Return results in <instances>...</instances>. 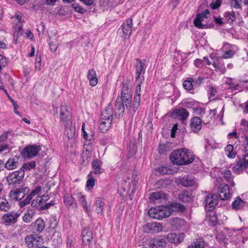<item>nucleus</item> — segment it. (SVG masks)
<instances>
[{
  "label": "nucleus",
  "instance_id": "f257e3e1",
  "mask_svg": "<svg viewBox=\"0 0 248 248\" xmlns=\"http://www.w3.org/2000/svg\"><path fill=\"white\" fill-rule=\"evenodd\" d=\"M195 155L189 149L181 148L173 151L170 155V160L178 165H186L192 163Z\"/></svg>",
  "mask_w": 248,
  "mask_h": 248
},
{
  "label": "nucleus",
  "instance_id": "f03ea898",
  "mask_svg": "<svg viewBox=\"0 0 248 248\" xmlns=\"http://www.w3.org/2000/svg\"><path fill=\"white\" fill-rule=\"evenodd\" d=\"M113 118V110L110 105L103 110L102 113L99 128L102 133L108 131L110 128Z\"/></svg>",
  "mask_w": 248,
  "mask_h": 248
},
{
  "label": "nucleus",
  "instance_id": "7ed1b4c3",
  "mask_svg": "<svg viewBox=\"0 0 248 248\" xmlns=\"http://www.w3.org/2000/svg\"><path fill=\"white\" fill-rule=\"evenodd\" d=\"M172 210L168 206H160L158 208H151L148 211L150 217L155 219H162L170 217L172 214Z\"/></svg>",
  "mask_w": 248,
  "mask_h": 248
},
{
  "label": "nucleus",
  "instance_id": "20e7f679",
  "mask_svg": "<svg viewBox=\"0 0 248 248\" xmlns=\"http://www.w3.org/2000/svg\"><path fill=\"white\" fill-rule=\"evenodd\" d=\"M135 68L136 70V80L137 85H141L144 81L143 75L145 72L146 66L144 63L140 59H137L135 62Z\"/></svg>",
  "mask_w": 248,
  "mask_h": 248
},
{
  "label": "nucleus",
  "instance_id": "39448f33",
  "mask_svg": "<svg viewBox=\"0 0 248 248\" xmlns=\"http://www.w3.org/2000/svg\"><path fill=\"white\" fill-rule=\"evenodd\" d=\"M211 16L209 11L208 9H206L202 12L198 14L194 20L195 26L200 29L207 28V24H204L203 22Z\"/></svg>",
  "mask_w": 248,
  "mask_h": 248
},
{
  "label": "nucleus",
  "instance_id": "423d86ee",
  "mask_svg": "<svg viewBox=\"0 0 248 248\" xmlns=\"http://www.w3.org/2000/svg\"><path fill=\"white\" fill-rule=\"evenodd\" d=\"M25 175L23 169H19L18 170L13 171L10 173L6 177V180L9 185H15L20 183Z\"/></svg>",
  "mask_w": 248,
  "mask_h": 248
},
{
  "label": "nucleus",
  "instance_id": "0eeeda50",
  "mask_svg": "<svg viewBox=\"0 0 248 248\" xmlns=\"http://www.w3.org/2000/svg\"><path fill=\"white\" fill-rule=\"evenodd\" d=\"M41 150L39 145H31L25 147L21 152V155L24 159H30L37 155Z\"/></svg>",
  "mask_w": 248,
  "mask_h": 248
},
{
  "label": "nucleus",
  "instance_id": "6e6552de",
  "mask_svg": "<svg viewBox=\"0 0 248 248\" xmlns=\"http://www.w3.org/2000/svg\"><path fill=\"white\" fill-rule=\"evenodd\" d=\"M20 214L18 212L12 211L3 214L1 220L5 225H10L16 222Z\"/></svg>",
  "mask_w": 248,
  "mask_h": 248
},
{
  "label": "nucleus",
  "instance_id": "1a4fd4ad",
  "mask_svg": "<svg viewBox=\"0 0 248 248\" xmlns=\"http://www.w3.org/2000/svg\"><path fill=\"white\" fill-rule=\"evenodd\" d=\"M60 119L66 128H70L71 125V114L68 110L67 107L62 106L60 109Z\"/></svg>",
  "mask_w": 248,
  "mask_h": 248
},
{
  "label": "nucleus",
  "instance_id": "9d476101",
  "mask_svg": "<svg viewBox=\"0 0 248 248\" xmlns=\"http://www.w3.org/2000/svg\"><path fill=\"white\" fill-rule=\"evenodd\" d=\"M205 208L208 211L212 210L218 203V197L215 194H208L204 200Z\"/></svg>",
  "mask_w": 248,
  "mask_h": 248
},
{
  "label": "nucleus",
  "instance_id": "9b49d317",
  "mask_svg": "<svg viewBox=\"0 0 248 248\" xmlns=\"http://www.w3.org/2000/svg\"><path fill=\"white\" fill-rule=\"evenodd\" d=\"M25 243L28 248H36L42 244V239L35 235H28L25 238Z\"/></svg>",
  "mask_w": 248,
  "mask_h": 248
},
{
  "label": "nucleus",
  "instance_id": "f8f14e48",
  "mask_svg": "<svg viewBox=\"0 0 248 248\" xmlns=\"http://www.w3.org/2000/svg\"><path fill=\"white\" fill-rule=\"evenodd\" d=\"M143 228L144 232L146 233L158 232L163 230L162 224L157 222L146 224Z\"/></svg>",
  "mask_w": 248,
  "mask_h": 248
},
{
  "label": "nucleus",
  "instance_id": "ddd939ff",
  "mask_svg": "<svg viewBox=\"0 0 248 248\" xmlns=\"http://www.w3.org/2000/svg\"><path fill=\"white\" fill-rule=\"evenodd\" d=\"M218 196L221 200H228L232 197L229 186L227 184H221L218 190Z\"/></svg>",
  "mask_w": 248,
  "mask_h": 248
},
{
  "label": "nucleus",
  "instance_id": "4468645a",
  "mask_svg": "<svg viewBox=\"0 0 248 248\" xmlns=\"http://www.w3.org/2000/svg\"><path fill=\"white\" fill-rule=\"evenodd\" d=\"M166 238L164 237H157L151 239L148 246L151 248H165L166 246Z\"/></svg>",
  "mask_w": 248,
  "mask_h": 248
},
{
  "label": "nucleus",
  "instance_id": "2eb2a0df",
  "mask_svg": "<svg viewBox=\"0 0 248 248\" xmlns=\"http://www.w3.org/2000/svg\"><path fill=\"white\" fill-rule=\"evenodd\" d=\"M63 202L67 209L77 208L78 203L75 199L69 193H65L63 197Z\"/></svg>",
  "mask_w": 248,
  "mask_h": 248
},
{
  "label": "nucleus",
  "instance_id": "dca6fc26",
  "mask_svg": "<svg viewBox=\"0 0 248 248\" xmlns=\"http://www.w3.org/2000/svg\"><path fill=\"white\" fill-rule=\"evenodd\" d=\"M179 182L185 187L194 186L197 185V181L193 176L185 175L179 178Z\"/></svg>",
  "mask_w": 248,
  "mask_h": 248
},
{
  "label": "nucleus",
  "instance_id": "f3484780",
  "mask_svg": "<svg viewBox=\"0 0 248 248\" xmlns=\"http://www.w3.org/2000/svg\"><path fill=\"white\" fill-rule=\"evenodd\" d=\"M167 197V195L163 192L158 191L153 193L150 197V199L155 203H159L165 202L166 201Z\"/></svg>",
  "mask_w": 248,
  "mask_h": 248
},
{
  "label": "nucleus",
  "instance_id": "a211bd4d",
  "mask_svg": "<svg viewBox=\"0 0 248 248\" xmlns=\"http://www.w3.org/2000/svg\"><path fill=\"white\" fill-rule=\"evenodd\" d=\"M133 21L131 18H128L124 21L121 26L122 31L125 36H129L132 32Z\"/></svg>",
  "mask_w": 248,
  "mask_h": 248
},
{
  "label": "nucleus",
  "instance_id": "6ab92c4d",
  "mask_svg": "<svg viewBox=\"0 0 248 248\" xmlns=\"http://www.w3.org/2000/svg\"><path fill=\"white\" fill-rule=\"evenodd\" d=\"M190 128L194 133L198 132L202 127V120L200 117H194L191 119Z\"/></svg>",
  "mask_w": 248,
  "mask_h": 248
},
{
  "label": "nucleus",
  "instance_id": "aec40b11",
  "mask_svg": "<svg viewBox=\"0 0 248 248\" xmlns=\"http://www.w3.org/2000/svg\"><path fill=\"white\" fill-rule=\"evenodd\" d=\"M184 234L183 233L176 234L175 233H170L168 234L166 238L171 243L177 244L182 242L184 239Z\"/></svg>",
  "mask_w": 248,
  "mask_h": 248
},
{
  "label": "nucleus",
  "instance_id": "412c9836",
  "mask_svg": "<svg viewBox=\"0 0 248 248\" xmlns=\"http://www.w3.org/2000/svg\"><path fill=\"white\" fill-rule=\"evenodd\" d=\"M141 85H137L135 91V94L133 104V110L135 112L140 105V92Z\"/></svg>",
  "mask_w": 248,
  "mask_h": 248
},
{
  "label": "nucleus",
  "instance_id": "4be33fe9",
  "mask_svg": "<svg viewBox=\"0 0 248 248\" xmlns=\"http://www.w3.org/2000/svg\"><path fill=\"white\" fill-rule=\"evenodd\" d=\"M246 206V202L239 197L236 198L235 200L232 203V208L235 211L243 210Z\"/></svg>",
  "mask_w": 248,
  "mask_h": 248
},
{
  "label": "nucleus",
  "instance_id": "5701e85b",
  "mask_svg": "<svg viewBox=\"0 0 248 248\" xmlns=\"http://www.w3.org/2000/svg\"><path fill=\"white\" fill-rule=\"evenodd\" d=\"M87 78L89 80L90 85L93 87L96 85L98 83L96 73L93 69H89L88 71Z\"/></svg>",
  "mask_w": 248,
  "mask_h": 248
},
{
  "label": "nucleus",
  "instance_id": "b1692460",
  "mask_svg": "<svg viewBox=\"0 0 248 248\" xmlns=\"http://www.w3.org/2000/svg\"><path fill=\"white\" fill-rule=\"evenodd\" d=\"M94 204L96 213L102 215L104 207L105 205V199L102 198H96Z\"/></svg>",
  "mask_w": 248,
  "mask_h": 248
},
{
  "label": "nucleus",
  "instance_id": "393cba45",
  "mask_svg": "<svg viewBox=\"0 0 248 248\" xmlns=\"http://www.w3.org/2000/svg\"><path fill=\"white\" fill-rule=\"evenodd\" d=\"M77 198L78 199L80 204L83 207L85 211L88 214L90 211V208L87 206V203L86 199V196L82 194L81 192H78L76 194Z\"/></svg>",
  "mask_w": 248,
  "mask_h": 248
},
{
  "label": "nucleus",
  "instance_id": "a878e982",
  "mask_svg": "<svg viewBox=\"0 0 248 248\" xmlns=\"http://www.w3.org/2000/svg\"><path fill=\"white\" fill-rule=\"evenodd\" d=\"M18 163V157L14 156L13 158H10L6 162L5 167L8 170H14L16 168Z\"/></svg>",
  "mask_w": 248,
  "mask_h": 248
},
{
  "label": "nucleus",
  "instance_id": "bb28decb",
  "mask_svg": "<svg viewBox=\"0 0 248 248\" xmlns=\"http://www.w3.org/2000/svg\"><path fill=\"white\" fill-rule=\"evenodd\" d=\"M192 195L190 191L187 190L182 191L179 195L178 198L180 201L184 202H188L192 200Z\"/></svg>",
  "mask_w": 248,
  "mask_h": 248
},
{
  "label": "nucleus",
  "instance_id": "cd10ccee",
  "mask_svg": "<svg viewBox=\"0 0 248 248\" xmlns=\"http://www.w3.org/2000/svg\"><path fill=\"white\" fill-rule=\"evenodd\" d=\"M102 165V162L98 159H95L93 161L92 163V167L93 169L92 173H94L95 174H100L102 172L101 167Z\"/></svg>",
  "mask_w": 248,
  "mask_h": 248
},
{
  "label": "nucleus",
  "instance_id": "c85d7f7f",
  "mask_svg": "<svg viewBox=\"0 0 248 248\" xmlns=\"http://www.w3.org/2000/svg\"><path fill=\"white\" fill-rule=\"evenodd\" d=\"M12 207V203L4 197H0V211L2 212L8 211Z\"/></svg>",
  "mask_w": 248,
  "mask_h": 248
},
{
  "label": "nucleus",
  "instance_id": "c756f323",
  "mask_svg": "<svg viewBox=\"0 0 248 248\" xmlns=\"http://www.w3.org/2000/svg\"><path fill=\"white\" fill-rule=\"evenodd\" d=\"M45 222L41 218H38L34 222V229L37 232H42L45 228Z\"/></svg>",
  "mask_w": 248,
  "mask_h": 248
},
{
  "label": "nucleus",
  "instance_id": "7c9ffc66",
  "mask_svg": "<svg viewBox=\"0 0 248 248\" xmlns=\"http://www.w3.org/2000/svg\"><path fill=\"white\" fill-rule=\"evenodd\" d=\"M232 170L237 174H239L242 171L245 170L242 159L239 158L236 160V163L232 167Z\"/></svg>",
  "mask_w": 248,
  "mask_h": 248
},
{
  "label": "nucleus",
  "instance_id": "2f4dec72",
  "mask_svg": "<svg viewBox=\"0 0 248 248\" xmlns=\"http://www.w3.org/2000/svg\"><path fill=\"white\" fill-rule=\"evenodd\" d=\"M132 95L131 89L129 87L128 83L127 81L122 83V91H121V97L124 96Z\"/></svg>",
  "mask_w": 248,
  "mask_h": 248
},
{
  "label": "nucleus",
  "instance_id": "473e14b6",
  "mask_svg": "<svg viewBox=\"0 0 248 248\" xmlns=\"http://www.w3.org/2000/svg\"><path fill=\"white\" fill-rule=\"evenodd\" d=\"M205 245L203 238H199L194 240L187 248H204Z\"/></svg>",
  "mask_w": 248,
  "mask_h": 248
},
{
  "label": "nucleus",
  "instance_id": "72a5a7b5",
  "mask_svg": "<svg viewBox=\"0 0 248 248\" xmlns=\"http://www.w3.org/2000/svg\"><path fill=\"white\" fill-rule=\"evenodd\" d=\"M25 195L24 192L20 189L10 192V196L16 201L21 200L24 197Z\"/></svg>",
  "mask_w": 248,
  "mask_h": 248
},
{
  "label": "nucleus",
  "instance_id": "f704fd0d",
  "mask_svg": "<svg viewBox=\"0 0 248 248\" xmlns=\"http://www.w3.org/2000/svg\"><path fill=\"white\" fill-rule=\"evenodd\" d=\"M14 17H16L17 20V22L14 26L15 30V33H16L17 35L22 29V22H23V20L21 15H16Z\"/></svg>",
  "mask_w": 248,
  "mask_h": 248
},
{
  "label": "nucleus",
  "instance_id": "c9c22d12",
  "mask_svg": "<svg viewBox=\"0 0 248 248\" xmlns=\"http://www.w3.org/2000/svg\"><path fill=\"white\" fill-rule=\"evenodd\" d=\"M223 177L230 184L232 187H234L235 183L233 181V176L230 170H227L223 172Z\"/></svg>",
  "mask_w": 248,
  "mask_h": 248
},
{
  "label": "nucleus",
  "instance_id": "e433bc0d",
  "mask_svg": "<svg viewBox=\"0 0 248 248\" xmlns=\"http://www.w3.org/2000/svg\"><path fill=\"white\" fill-rule=\"evenodd\" d=\"M173 113L176 114V116H180L183 120L186 119L189 115L188 111L185 108L175 109Z\"/></svg>",
  "mask_w": 248,
  "mask_h": 248
},
{
  "label": "nucleus",
  "instance_id": "4c0bfd02",
  "mask_svg": "<svg viewBox=\"0 0 248 248\" xmlns=\"http://www.w3.org/2000/svg\"><path fill=\"white\" fill-rule=\"evenodd\" d=\"M35 215L34 210H28L27 212L22 217L23 220L26 223H30L32 220L33 217Z\"/></svg>",
  "mask_w": 248,
  "mask_h": 248
},
{
  "label": "nucleus",
  "instance_id": "58836bf2",
  "mask_svg": "<svg viewBox=\"0 0 248 248\" xmlns=\"http://www.w3.org/2000/svg\"><path fill=\"white\" fill-rule=\"evenodd\" d=\"M225 152L228 157L234 158L235 157L236 152L234 151L233 146L232 145H227L225 148Z\"/></svg>",
  "mask_w": 248,
  "mask_h": 248
},
{
  "label": "nucleus",
  "instance_id": "ea45409f",
  "mask_svg": "<svg viewBox=\"0 0 248 248\" xmlns=\"http://www.w3.org/2000/svg\"><path fill=\"white\" fill-rule=\"evenodd\" d=\"M239 131L241 132L244 135L248 134V121L242 119L241 121Z\"/></svg>",
  "mask_w": 248,
  "mask_h": 248
},
{
  "label": "nucleus",
  "instance_id": "a19ab883",
  "mask_svg": "<svg viewBox=\"0 0 248 248\" xmlns=\"http://www.w3.org/2000/svg\"><path fill=\"white\" fill-rule=\"evenodd\" d=\"M120 101H122V103L124 104L127 109H130L131 107V103H132V95L128 96H124L121 97L119 99Z\"/></svg>",
  "mask_w": 248,
  "mask_h": 248
},
{
  "label": "nucleus",
  "instance_id": "79ce46f5",
  "mask_svg": "<svg viewBox=\"0 0 248 248\" xmlns=\"http://www.w3.org/2000/svg\"><path fill=\"white\" fill-rule=\"evenodd\" d=\"M193 78H186V79L183 82V85L184 88L187 91L192 90L194 87V85L193 83Z\"/></svg>",
  "mask_w": 248,
  "mask_h": 248
},
{
  "label": "nucleus",
  "instance_id": "37998d69",
  "mask_svg": "<svg viewBox=\"0 0 248 248\" xmlns=\"http://www.w3.org/2000/svg\"><path fill=\"white\" fill-rule=\"evenodd\" d=\"M226 83L229 85V89H231L232 90H239V88H241V87L239 84L235 83L233 81V79L230 78H227Z\"/></svg>",
  "mask_w": 248,
  "mask_h": 248
},
{
  "label": "nucleus",
  "instance_id": "c03bdc74",
  "mask_svg": "<svg viewBox=\"0 0 248 248\" xmlns=\"http://www.w3.org/2000/svg\"><path fill=\"white\" fill-rule=\"evenodd\" d=\"M119 97H118L116 101L117 104L116 106L117 110V113L118 114V115L120 116L123 115V113H124L125 105L123 104L122 103H121V101L119 102Z\"/></svg>",
  "mask_w": 248,
  "mask_h": 248
},
{
  "label": "nucleus",
  "instance_id": "a18cd8bd",
  "mask_svg": "<svg viewBox=\"0 0 248 248\" xmlns=\"http://www.w3.org/2000/svg\"><path fill=\"white\" fill-rule=\"evenodd\" d=\"M36 166V162L34 161L24 163L20 169L23 170H30L32 169H34Z\"/></svg>",
  "mask_w": 248,
  "mask_h": 248
},
{
  "label": "nucleus",
  "instance_id": "49530a36",
  "mask_svg": "<svg viewBox=\"0 0 248 248\" xmlns=\"http://www.w3.org/2000/svg\"><path fill=\"white\" fill-rule=\"evenodd\" d=\"M88 179L86 182V186L88 189H92L94 186V179L92 175V172H90V173L88 175Z\"/></svg>",
  "mask_w": 248,
  "mask_h": 248
},
{
  "label": "nucleus",
  "instance_id": "de8ad7c7",
  "mask_svg": "<svg viewBox=\"0 0 248 248\" xmlns=\"http://www.w3.org/2000/svg\"><path fill=\"white\" fill-rule=\"evenodd\" d=\"M185 106L188 108H192L195 111H198L199 109L197 107V102L194 100L186 101L184 102Z\"/></svg>",
  "mask_w": 248,
  "mask_h": 248
},
{
  "label": "nucleus",
  "instance_id": "09e8293b",
  "mask_svg": "<svg viewBox=\"0 0 248 248\" xmlns=\"http://www.w3.org/2000/svg\"><path fill=\"white\" fill-rule=\"evenodd\" d=\"M224 16L228 20L231 22L234 21L236 19L235 13L233 11L225 12Z\"/></svg>",
  "mask_w": 248,
  "mask_h": 248
},
{
  "label": "nucleus",
  "instance_id": "8fccbe9b",
  "mask_svg": "<svg viewBox=\"0 0 248 248\" xmlns=\"http://www.w3.org/2000/svg\"><path fill=\"white\" fill-rule=\"evenodd\" d=\"M41 196L35 197L31 202V205L33 207H38L43 204Z\"/></svg>",
  "mask_w": 248,
  "mask_h": 248
},
{
  "label": "nucleus",
  "instance_id": "3c124183",
  "mask_svg": "<svg viewBox=\"0 0 248 248\" xmlns=\"http://www.w3.org/2000/svg\"><path fill=\"white\" fill-rule=\"evenodd\" d=\"M72 8L77 12L84 14L87 12V10L84 9L81 5L78 3H73L72 5Z\"/></svg>",
  "mask_w": 248,
  "mask_h": 248
},
{
  "label": "nucleus",
  "instance_id": "603ef678",
  "mask_svg": "<svg viewBox=\"0 0 248 248\" xmlns=\"http://www.w3.org/2000/svg\"><path fill=\"white\" fill-rule=\"evenodd\" d=\"M226 45L228 46H230V45L228 43L226 44ZM230 49L228 51H226L223 53V55H222V58L224 59H229L232 58L234 54V52L232 49V48L231 47H229Z\"/></svg>",
  "mask_w": 248,
  "mask_h": 248
},
{
  "label": "nucleus",
  "instance_id": "864d4df0",
  "mask_svg": "<svg viewBox=\"0 0 248 248\" xmlns=\"http://www.w3.org/2000/svg\"><path fill=\"white\" fill-rule=\"evenodd\" d=\"M213 65L215 68L217 69L216 71L220 72L222 74H224L226 71L225 67L218 63L214 62L212 63Z\"/></svg>",
  "mask_w": 248,
  "mask_h": 248
},
{
  "label": "nucleus",
  "instance_id": "5fc2aeb1",
  "mask_svg": "<svg viewBox=\"0 0 248 248\" xmlns=\"http://www.w3.org/2000/svg\"><path fill=\"white\" fill-rule=\"evenodd\" d=\"M42 190V187L41 186H38L34 190L31 191L29 196L32 199L35 195H38Z\"/></svg>",
  "mask_w": 248,
  "mask_h": 248
},
{
  "label": "nucleus",
  "instance_id": "6e6d98bb",
  "mask_svg": "<svg viewBox=\"0 0 248 248\" xmlns=\"http://www.w3.org/2000/svg\"><path fill=\"white\" fill-rule=\"evenodd\" d=\"M31 198L29 195L27 196L26 198L22 201L19 202V206L20 207H23L28 204H29Z\"/></svg>",
  "mask_w": 248,
  "mask_h": 248
},
{
  "label": "nucleus",
  "instance_id": "4d7b16f0",
  "mask_svg": "<svg viewBox=\"0 0 248 248\" xmlns=\"http://www.w3.org/2000/svg\"><path fill=\"white\" fill-rule=\"evenodd\" d=\"M171 206L177 209V210L180 212H183L186 209L185 206L179 203H173L171 204Z\"/></svg>",
  "mask_w": 248,
  "mask_h": 248
},
{
  "label": "nucleus",
  "instance_id": "13d9d810",
  "mask_svg": "<svg viewBox=\"0 0 248 248\" xmlns=\"http://www.w3.org/2000/svg\"><path fill=\"white\" fill-rule=\"evenodd\" d=\"M11 133L10 131H7L3 133L0 136V143H4L8 140V135Z\"/></svg>",
  "mask_w": 248,
  "mask_h": 248
},
{
  "label": "nucleus",
  "instance_id": "bf43d9fd",
  "mask_svg": "<svg viewBox=\"0 0 248 248\" xmlns=\"http://www.w3.org/2000/svg\"><path fill=\"white\" fill-rule=\"evenodd\" d=\"M93 239V235H86L84 236H82V241L83 243L88 245L91 242V240Z\"/></svg>",
  "mask_w": 248,
  "mask_h": 248
},
{
  "label": "nucleus",
  "instance_id": "052dcab7",
  "mask_svg": "<svg viewBox=\"0 0 248 248\" xmlns=\"http://www.w3.org/2000/svg\"><path fill=\"white\" fill-rule=\"evenodd\" d=\"M241 1H239V0H231V6L234 8L239 9L240 7V3Z\"/></svg>",
  "mask_w": 248,
  "mask_h": 248
},
{
  "label": "nucleus",
  "instance_id": "680f3d73",
  "mask_svg": "<svg viewBox=\"0 0 248 248\" xmlns=\"http://www.w3.org/2000/svg\"><path fill=\"white\" fill-rule=\"evenodd\" d=\"M9 142L6 143H0V153L9 150Z\"/></svg>",
  "mask_w": 248,
  "mask_h": 248
},
{
  "label": "nucleus",
  "instance_id": "e2e57ef3",
  "mask_svg": "<svg viewBox=\"0 0 248 248\" xmlns=\"http://www.w3.org/2000/svg\"><path fill=\"white\" fill-rule=\"evenodd\" d=\"M203 79L201 77H199L197 78L194 79V82H193L194 87H199L202 82Z\"/></svg>",
  "mask_w": 248,
  "mask_h": 248
},
{
  "label": "nucleus",
  "instance_id": "0e129e2a",
  "mask_svg": "<svg viewBox=\"0 0 248 248\" xmlns=\"http://www.w3.org/2000/svg\"><path fill=\"white\" fill-rule=\"evenodd\" d=\"M221 2V0H216L215 2H211L210 6L212 9H216L220 6Z\"/></svg>",
  "mask_w": 248,
  "mask_h": 248
},
{
  "label": "nucleus",
  "instance_id": "69168bd1",
  "mask_svg": "<svg viewBox=\"0 0 248 248\" xmlns=\"http://www.w3.org/2000/svg\"><path fill=\"white\" fill-rule=\"evenodd\" d=\"M194 64L198 68H202L203 66V61L201 59H196L194 61Z\"/></svg>",
  "mask_w": 248,
  "mask_h": 248
},
{
  "label": "nucleus",
  "instance_id": "338daca9",
  "mask_svg": "<svg viewBox=\"0 0 248 248\" xmlns=\"http://www.w3.org/2000/svg\"><path fill=\"white\" fill-rule=\"evenodd\" d=\"M242 160L245 169H248V154L244 155Z\"/></svg>",
  "mask_w": 248,
  "mask_h": 248
},
{
  "label": "nucleus",
  "instance_id": "774afa93",
  "mask_svg": "<svg viewBox=\"0 0 248 248\" xmlns=\"http://www.w3.org/2000/svg\"><path fill=\"white\" fill-rule=\"evenodd\" d=\"M86 235H93V232L89 228H85L82 232V237Z\"/></svg>",
  "mask_w": 248,
  "mask_h": 248
}]
</instances>
